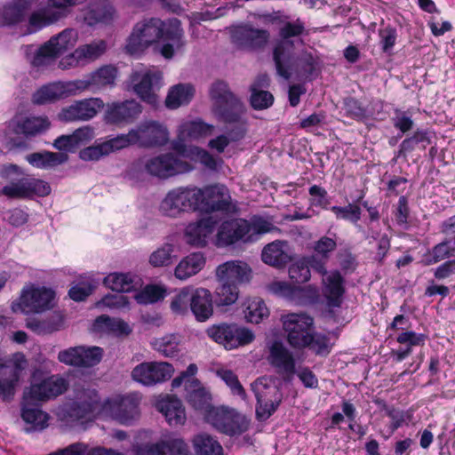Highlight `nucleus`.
Returning <instances> with one entry per match:
<instances>
[{
	"instance_id": "obj_1",
	"label": "nucleus",
	"mask_w": 455,
	"mask_h": 455,
	"mask_svg": "<svg viewBox=\"0 0 455 455\" xmlns=\"http://www.w3.org/2000/svg\"><path fill=\"white\" fill-rule=\"evenodd\" d=\"M305 32L304 22L297 19L295 21L284 22L279 28V38L273 49V60L277 74L288 80L292 75L298 78H311L316 76L320 70V61L313 52L304 50L295 54L298 46L304 41L300 36Z\"/></svg>"
},
{
	"instance_id": "obj_2",
	"label": "nucleus",
	"mask_w": 455,
	"mask_h": 455,
	"mask_svg": "<svg viewBox=\"0 0 455 455\" xmlns=\"http://www.w3.org/2000/svg\"><path fill=\"white\" fill-rule=\"evenodd\" d=\"M214 126L201 120L186 122L180 126L179 135L172 143V148L180 156L199 162L211 171H217L222 164L220 158H215L208 151L196 146L187 145V140H197L212 134Z\"/></svg>"
},
{
	"instance_id": "obj_3",
	"label": "nucleus",
	"mask_w": 455,
	"mask_h": 455,
	"mask_svg": "<svg viewBox=\"0 0 455 455\" xmlns=\"http://www.w3.org/2000/svg\"><path fill=\"white\" fill-rule=\"evenodd\" d=\"M77 33L66 28L52 36L39 48L33 51L32 45L26 46V55L30 64L36 68H44L55 61L60 56L72 49L77 41Z\"/></svg>"
},
{
	"instance_id": "obj_4",
	"label": "nucleus",
	"mask_w": 455,
	"mask_h": 455,
	"mask_svg": "<svg viewBox=\"0 0 455 455\" xmlns=\"http://www.w3.org/2000/svg\"><path fill=\"white\" fill-rule=\"evenodd\" d=\"M201 188L194 185L181 186L167 192L159 210L164 216L180 217L183 213L196 212L200 207Z\"/></svg>"
},
{
	"instance_id": "obj_5",
	"label": "nucleus",
	"mask_w": 455,
	"mask_h": 455,
	"mask_svg": "<svg viewBox=\"0 0 455 455\" xmlns=\"http://www.w3.org/2000/svg\"><path fill=\"white\" fill-rule=\"evenodd\" d=\"M122 147L138 145L141 148L164 146L169 140V132L165 125L158 121L145 120L126 134L118 135Z\"/></svg>"
},
{
	"instance_id": "obj_6",
	"label": "nucleus",
	"mask_w": 455,
	"mask_h": 455,
	"mask_svg": "<svg viewBox=\"0 0 455 455\" xmlns=\"http://www.w3.org/2000/svg\"><path fill=\"white\" fill-rule=\"evenodd\" d=\"M212 100V111L218 119L223 123L239 120L243 113V106L240 100L230 91L223 81L213 83L210 89Z\"/></svg>"
},
{
	"instance_id": "obj_7",
	"label": "nucleus",
	"mask_w": 455,
	"mask_h": 455,
	"mask_svg": "<svg viewBox=\"0 0 455 455\" xmlns=\"http://www.w3.org/2000/svg\"><path fill=\"white\" fill-rule=\"evenodd\" d=\"M196 371V365L194 363L189 364L186 371L172 379V387L176 388L184 385L188 403L195 410L203 411L206 415L207 411L213 407L211 404L212 395L202 387L200 381L194 378Z\"/></svg>"
},
{
	"instance_id": "obj_8",
	"label": "nucleus",
	"mask_w": 455,
	"mask_h": 455,
	"mask_svg": "<svg viewBox=\"0 0 455 455\" xmlns=\"http://www.w3.org/2000/svg\"><path fill=\"white\" fill-rule=\"evenodd\" d=\"M180 157V156H174L172 153L160 154L140 159L139 164L151 176L168 179L193 170V166L189 163L181 160Z\"/></svg>"
},
{
	"instance_id": "obj_9",
	"label": "nucleus",
	"mask_w": 455,
	"mask_h": 455,
	"mask_svg": "<svg viewBox=\"0 0 455 455\" xmlns=\"http://www.w3.org/2000/svg\"><path fill=\"white\" fill-rule=\"evenodd\" d=\"M205 419L216 430L230 436L241 435L249 427V421L243 415L224 405L211 408Z\"/></svg>"
},
{
	"instance_id": "obj_10",
	"label": "nucleus",
	"mask_w": 455,
	"mask_h": 455,
	"mask_svg": "<svg viewBox=\"0 0 455 455\" xmlns=\"http://www.w3.org/2000/svg\"><path fill=\"white\" fill-rule=\"evenodd\" d=\"M257 399L256 415L259 419H267L278 408L283 394L270 377H261L251 384Z\"/></svg>"
},
{
	"instance_id": "obj_11",
	"label": "nucleus",
	"mask_w": 455,
	"mask_h": 455,
	"mask_svg": "<svg viewBox=\"0 0 455 455\" xmlns=\"http://www.w3.org/2000/svg\"><path fill=\"white\" fill-rule=\"evenodd\" d=\"M206 333L216 343L228 350L246 346L254 340L253 332L237 323L213 324L207 328Z\"/></svg>"
},
{
	"instance_id": "obj_12",
	"label": "nucleus",
	"mask_w": 455,
	"mask_h": 455,
	"mask_svg": "<svg viewBox=\"0 0 455 455\" xmlns=\"http://www.w3.org/2000/svg\"><path fill=\"white\" fill-rule=\"evenodd\" d=\"M164 23L161 20L151 18L137 22L126 43V51L130 54L142 52L150 44L160 39Z\"/></svg>"
},
{
	"instance_id": "obj_13",
	"label": "nucleus",
	"mask_w": 455,
	"mask_h": 455,
	"mask_svg": "<svg viewBox=\"0 0 455 455\" xmlns=\"http://www.w3.org/2000/svg\"><path fill=\"white\" fill-rule=\"evenodd\" d=\"M281 322L289 345L296 349L306 347L311 340L309 335L314 324L313 318L304 313H291L282 315Z\"/></svg>"
},
{
	"instance_id": "obj_14",
	"label": "nucleus",
	"mask_w": 455,
	"mask_h": 455,
	"mask_svg": "<svg viewBox=\"0 0 455 455\" xmlns=\"http://www.w3.org/2000/svg\"><path fill=\"white\" fill-rule=\"evenodd\" d=\"M54 292L51 289L39 287H24L20 300L13 302L12 308L14 312L25 314L40 313L52 307Z\"/></svg>"
},
{
	"instance_id": "obj_15",
	"label": "nucleus",
	"mask_w": 455,
	"mask_h": 455,
	"mask_svg": "<svg viewBox=\"0 0 455 455\" xmlns=\"http://www.w3.org/2000/svg\"><path fill=\"white\" fill-rule=\"evenodd\" d=\"M27 361L22 354H15L6 363L0 364V398L4 402L13 399L15 389Z\"/></svg>"
},
{
	"instance_id": "obj_16",
	"label": "nucleus",
	"mask_w": 455,
	"mask_h": 455,
	"mask_svg": "<svg viewBox=\"0 0 455 455\" xmlns=\"http://www.w3.org/2000/svg\"><path fill=\"white\" fill-rule=\"evenodd\" d=\"M78 0H48V8L34 12L28 20V33H34L68 15V8Z\"/></svg>"
},
{
	"instance_id": "obj_17",
	"label": "nucleus",
	"mask_w": 455,
	"mask_h": 455,
	"mask_svg": "<svg viewBox=\"0 0 455 455\" xmlns=\"http://www.w3.org/2000/svg\"><path fill=\"white\" fill-rule=\"evenodd\" d=\"M200 206L206 212H233L236 210L228 188L222 184L208 185L201 188Z\"/></svg>"
},
{
	"instance_id": "obj_18",
	"label": "nucleus",
	"mask_w": 455,
	"mask_h": 455,
	"mask_svg": "<svg viewBox=\"0 0 455 455\" xmlns=\"http://www.w3.org/2000/svg\"><path fill=\"white\" fill-rule=\"evenodd\" d=\"M173 372L174 368L169 363L145 362L133 368L132 377L136 382L151 387L170 379Z\"/></svg>"
},
{
	"instance_id": "obj_19",
	"label": "nucleus",
	"mask_w": 455,
	"mask_h": 455,
	"mask_svg": "<svg viewBox=\"0 0 455 455\" xmlns=\"http://www.w3.org/2000/svg\"><path fill=\"white\" fill-rule=\"evenodd\" d=\"M230 36L232 42L241 48L259 50L267 45L270 34L267 29L255 28L250 23H241L230 28Z\"/></svg>"
},
{
	"instance_id": "obj_20",
	"label": "nucleus",
	"mask_w": 455,
	"mask_h": 455,
	"mask_svg": "<svg viewBox=\"0 0 455 455\" xmlns=\"http://www.w3.org/2000/svg\"><path fill=\"white\" fill-rule=\"evenodd\" d=\"M269 364L282 379L290 382L296 373L295 359L292 353L280 341H274L267 356Z\"/></svg>"
},
{
	"instance_id": "obj_21",
	"label": "nucleus",
	"mask_w": 455,
	"mask_h": 455,
	"mask_svg": "<svg viewBox=\"0 0 455 455\" xmlns=\"http://www.w3.org/2000/svg\"><path fill=\"white\" fill-rule=\"evenodd\" d=\"M103 107L104 103L100 98L77 100L62 108L59 118L64 122L88 121L93 118Z\"/></svg>"
},
{
	"instance_id": "obj_22",
	"label": "nucleus",
	"mask_w": 455,
	"mask_h": 455,
	"mask_svg": "<svg viewBox=\"0 0 455 455\" xmlns=\"http://www.w3.org/2000/svg\"><path fill=\"white\" fill-rule=\"evenodd\" d=\"M238 242H250L249 220L244 219H231L223 221L217 232L219 246H228Z\"/></svg>"
},
{
	"instance_id": "obj_23",
	"label": "nucleus",
	"mask_w": 455,
	"mask_h": 455,
	"mask_svg": "<svg viewBox=\"0 0 455 455\" xmlns=\"http://www.w3.org/2000/svg\"><path fill=\"white\" fill-rule=\"evenodd\" d=\"M75 82H53L43 85L33 93L32 102L36 105L53 103L77 92Z\"/></svg>"
},
{
	"instance_id": "obj_24",
	"label": "nucleus",
	"mask_w": 455,
	"mask_h": 455,
	"mask_svg": "<svg viewBox=\"0 0 455 455\" xmlns=\"http://www.w3.org/2000/svg\"><path fill=\"white\" fill-rule=\"evenodd\" d=\"M67 387L68 383L64 378L52 375L39 382L31 383L28 387L25 388L24 393L43 403L61 395L67 390Z\"/></svg>"
},
{
	"instance_id": "obj_25",
	"label": "nucleus",
	"mask_w": 455,
	"mask_h": 455,
	"mask_svg": "<svg viewBox=\"0 0 455 455\" xmlns=\"http://www.w3.org/2000/svg\"><path fill=\"white\" fill-rule=\"evenodd\" d=\"M141 111V106L134 100L112 102L107 105L105 119L112 124H128L133 123Z\"/></svg>"
},
{
	"instance_id": "obj_26",
	"label": "nucleus",
	"mask_w": 455,
	"mask_h": 455,
	"mask_svg": "<svg viewBox=\"0 0 455 455\" xmlns=\"http://www.w3.org/2000/svg\"><path fill=\"white\" fill-rule=\"evenodd\" d=\"M160 38L159 52L165 59H172L175 52L182 51L186 45L184 31L177 19L170 20L166 28H163Z\"/></svg>"
},
{
	"instance_id": "obj_27",
	"label": "nucleus",
	"mask_w": 455,
	"mask_h": 455,
	"mask_svg": "<svg viewBox=\"0 0 455 455\" xmlns=\"http://www.w3.org/2000/svg\"><path fill=\"white\" fill-rule=\"evenodd\" d=\"M41 402L34 399L32 396L23 392L21 402V418L28 425L27 432L41 431L48 424L49 416L40 408Z\"/></svg>"
},
{
	"instance_id": "obj_28",
	"label": "nucleus",
	"mask_w": 455,
	"mask_h": 455,
	"mask_svg": "<svg viewBox=\"0 0 455 455\" xmlns=\"http://www.w3.org/2000/svg\"><path fill=\"white\" fill-rule=\"evenodd\" d=\"M322 294L329 307H339L346 291L345 278L339 270H331L322 277Z\"/></svg>"
},
{
	"instance_id": "obj_29",
	"label": "nucleus",
	"mask_w": 455,
	"mask_h": 455,
	"mask_svg": "<svg viewBox=\"0 0 455 455\" xmlns=\"http://www.w3.org/2000/svg\"><path fill=\"white\" fill-rule=\"evenodd\" d=\"M216 277L218 282H225L238 286L251 280V269L244 261L230 260L218 266Z\"/></svg>"
},
{
	"instance_id": "obj_30",
	"label": "nucleus",
	"mask_w": 455,
	"mask_h": 455,
	"mask_svg": "<svg viewBox=\"0 0 455 455\" xmlns=\"http://www.w3.org/2000/svg\"><path fill=\"white\" fill-rule=\"evenodd\" d=\"M107 50V44L104 40H95L90 44L79 46L68 58L60 61V66H76L93 61L100 58Z\"/></svg>"
},
{
	"instance_id": "obj_31",
	"label": "nucleus",
	"mask_w": 455,
	"mask_h": 455,
	"mask_svg": "<svg viewBox=\"0 0 455 455\" xmlns=\"http://www.w3.org/2000/svg\"><path fill=\"white\" fill-rule=\"evenodd\" d=\"M160 79V75L140 68L131 75V84L136 94L144 101L155 104L157 100L153 92V83Z\"/></svg>"
},
{
	"instance_id": "obj_32",
	"label": "nucleus",
	"mask_w": 455,
	"mask_h": 455,
	"mask_svg": "<svg viewBox=\"0 0 455 455\" xmlns=\"http://www.w3.org/2000/svg\"><path fill=\"white\" fill-rule=\"evenodd\" d=\"M116 76L117 70L115 67L103 66L85 78L76 81L77 91L92 90L95 92L108 85L112 86L115 84Z\"/></svg>"
},
{
	"instance_id": "obj_33",
	"label": "nucleus",
	"mask_w": 455,
	"mask_h": 455,
	"mask_svg": "<svg viewBox=\"0 0 455 455\" xmlns=\"http://www.w3.org/2000/svg\"><path fill=\"white\" fill-rule=\"evenodd\" d=\"M139 403L136 395H128L112 403L111 414L120 423L130 424L139 416Z\"/></svg>"
},
{
	"instance_id": "obj_34",
	"label": "nucleus",
	"mask_w": 455,
	"mask_h": 455,
	"mask_svg": "<svg viewBox=\"0 0 455 455\" xmlns=\"http://www.w3.org/2000/svg\"><path fill=\"white\" fill-rule=\"evenodd\" d=\"M139 455H189L188 444L179 438L162 440L140 448Z\"/></svg>"
},
{
	"instance_id": "obj_35",
	"label": "nucleus",
	"mask_w": 455,
	"mask_h": 455,
	"mask_svg": "<svg viewBox=\"0 0 455 455\" xmlns=\"http://www.w3.org/2000/svg\"><path fill=\"white\" fill-rule=\"evenodd\" d=\"M13 130L17 134L25 137H34L44 132L50 127V121L46 116H21L12 119Z\"/></svg>"
},
{
	"instance_id": "obj_36",
	"label": "nucleus",
	"mask_w": 455,
	"mask_h": 455,
	"mask_svg": "<svg viewBox=\"0 0 455 455\" xmlns=\"http://www.w3.org/2000/svg\"><path fill=\"white\" fill-rule=\"evenodd\" d=\"M262 260L275 267H284L291 260L289 244L285 241L276 240L267 244L261 253Z\"/></svg>"
},
{
	"instance_id": "obj_37",
	"label": "nucleus",
	"mask_w": 455,
	"mask_h": 455,
	"mask_svg": "<svg viewBox=\"0 0 455 455\" xmlns=\"http://www.w3.org/2000/svg\"><path fill=\"white\" fill-rule=\"evenodd\" d=\"M215 226L216 220L212 217L204 218L188 224L185 230L187 242L195 246H204L207 237L213 232Z\"/></svg>"
},
{
	"instance_id": "obj_38",
	"label": "nucleus",
	"mask_w": 455,
	"mask_h": 455,
	"mask_svg": "<svg viewBox=\"0 0 455 455\" xmlns=\"http://www.w3.org/2000/svg\"><path fill=\"white\" fill-rule=\"evenodd\" d=\"M92 411V402L82 399L65 403L59 408V418L68 424H73L79 419H86Z\"/></svg>"
},
{
	"instance_id": "obj_39",
	"label": "nucleus",
	"mask_w": 455,
	"mask_h": 455,
	"mask_svg": "<svg viewBox=\"0 0 455 455\" xmlns=\"http://www.w3.org/2000/svg\"><path fill=\"white\" fill-rule=\"evenodd\" d=\"M156 407L171 426H181L187 419L185 408L181 401L175 396L167 395L159 400Z\"/></svg>"
},
{
	"instance_id": "obj_40",
	"label": "nucleus",
	"mask_w": 455,
	"mask_h": 455,
	"mask_svg": "<svg viewBox=\"0 0 455 455\" xmlns=\"http://www.w3.org/2000/svg\"><path fill=\"white\" fill-rule=\"evenodd\" d=\"M93 137V131L89 126L76 129L72 134L58 137L53 147L60 151L74 152L77 148L88 143Z\"/></svg>"
},
{
	"instance_id": "obj_41",
	"label": "nucleus",
	"mask_w": 455,
	"mask_h": 455,
	"mask_svg": "<svg viewBox=\"0 0 455 455\" xmlns=\"http://www.w3.org/2000/svg\"><path fill=\"white\" fill-rule=\"evenodd\" d=\"M189 309L197 321H206L213 312L211 292L204 288H192Z\"/></svg>"
},
{
	"instance_id": "obj_42",
	"label": "nucleus",
	"mask_w": 455,
	"mask_h": 455,
	"mask_svg": "<svg viewBox=\"0 0 455 455\" xmlns=\"http://www.w3.org/2000/svg\"><path fill=\"white\" fill-rule=\"evenodd\" d=\"M25 159L35 168L47 170L64 164L68 156L64 152L40 151L28 154Z\"/></svg>"
},
{
	"instance_id": "obj_43",
	"label": "nucleus",
	"mask_w": 455,
	"mask_h": 455,
	"mask_svg": "<svg viewBox=\"0 0 455 455\" xmlns=\"http://www.w3.org/2000/svg\"><path fill=\"white\" fill-rule=\"evenodd\" d=\"M205 265V258L201 252H193L183 258L174 269V275L180 280H187L196 275Z\"/></svg>"
},
{
	"instance_id": "obj_44",
	"label": "nucleus",
	"mask_w": 455,
	"mask_h": 455,
	"mask_svg": "<svg viewBox=\"0 0 455 455\" xmlns=\"http://www.w3.org/2000/svg\"><path fill=\"white\" fill-rule=\"evenodd\" d=\"M122 144L117 135L107 141H104L96 146L88 147L80 151L79 156L84 161H97L104 156H108L110 153L122 149Z\"/></svg>"
},
{
	"instance_id": "obj_45",
	"label": "nucleus",
	"mask_w": 455,
	"mask_h": 455,
	"mask_svg": "<svg viewBox=\"0 0 455 455\" xmlns=\"http://www.w3.org/2000/svg\"><path fill=\"white\" fill-rule=\"evenodd\" d=\"M107 287L116 292H129L140 285V278L130 273H112L104 278Z\"/></svg>"
},
{
	"instance_id": "obj_46",
	"label": "nucleus",
	"mask_w": 455,
	"mask_h": 455,
	"mask_svg": "<svg viewBox=\"0 0 455 455\" xmlns=\"http://www.w3.org/2000/svg\"><path fill=\"white\" fill-rule=\"evenodd\" d=\"M195 94L194 87L189 84H180L172 87L165 100V105L170 109H176L188 104Z\"/></svg>"
},
{
	"instance_id": "obj_47",
	"label": "nucleus",
	"mask_w": 455,
	"mask_h": 455,
	"mask_svg": "<svg viewBox=\"0 0 455 455\" xmlns=\"http://www.w3.org/2000/svg\"><path fill=\"white\" fill-rule=\"evenodd\" d=\"M28 0H19L4 7L1 13V22L4 26H13L23 21L29 10Z\"/></svg>"
},
{
	"instance_id": "obj_48",
	"label": "nucleus",
	"mask_w": 455,
	"mask_h": 455,
	"mask_svg": "<svg viewBox=\"0 0 455 455\" xmlns=\"http://www.w3.org/2000/svg\"><path fill=\"white\" fill-rule=\"evenodd\" d=\"M92 331L99 333L129 334L131 328L121 319L102 315L95 319Z\"/></svg>"
},
{
	"instance_id": "obj_49",
	"label": "nucleus",
	"mask_w": 455,
	"mask_h": 455,
	"mask_svg": "<svg viewBox=\"0 0 455 455\" xmlns=\"http://www.w3.org/2000/svg\"><path fill=\"white\" fill-rule=\"evenodd\" d=\"M182 337L178 333L166 334L152 341V347L165 357L178 355L180 351Z\"/></svg>"
},
{
	"instance_id": "obj_50",
	"label": "nucleus",
	"mask_w": 455,
	"mask_h": 455,
	"mask_svg": "<svg viewBox=\"0 0 455 455\" xmlns=\"http://www.w3.org/2000/svg\"><path fill=\"white\" fill-rule=\"evenodd\" d=\"M193 445L196 455H222V446L208 434L196 435Z\"/></svg>"
},
{
	"instance_id": "obj_51",
	"label": "nucleus",
	"mask_w": 455,
	"mask_h": 455,
	"mask_svg": "<svg viewBox=\"0 0 455 455\" xmlns=\"http://www.w3.org/2000/svg\"><path fill=\"white\" fill-rule=\"evenodd\" d=\"M244 307L245 319L252 323H259L269 315L268 308L260 298L248 299Z\"/></svg>"
},
{
	"instance_id": "obj_52",
	"label": "nucleus",
	"mask_w": 455,
	"mask_h": 455,
	"mask_svg": "<svg viewBox=\"0 0 455 455\" xmlns=\"http://www.w3.org/2000/svg\"><path fill=\"white\" fill-rule=\"evenodd\" d=\"M177 259L174 254V245L169 243L155 250L149 256V264L154 267H168Z\"/></svg>"
},
{
	"instance_id": "obj_53",
	"label": "nucleus",
	"mask_w": 455,
	"mask_h": 455,
	"mask_svg": "<svg viewBox=\"0 0 455 455\" xmlns=\"http://www.w3.org/2000/svg\"><path fill=\"white\" fill-rule=\"evenodd\" d=\"M219 283L215 291L216 302L221 306L234 304L239 296L238 286L225 282H219Z\"/></svg>"
},
{
	"instance_id": "obj_54",
	"label": "nucleus",
	"mask_w": 455,
	"mask_h": 455,
	"mask_svg": "<svg viewBox=\"0 0 455 455\" xmlns=\"http://www.w3.org/2000/svg\"><path fill=\"white\" fill-rule=\"evenodd\" d=\"M191 286L182 288L176 295L173 296L170 307L174 314L186 315L190 307V300L192 294Z\"/></svg>"
},
{
	"instance_id": "obj_55",
	"label": "nucleus",
	"mask_w": 455,
	"mask_h": 455,
	"mask_svg": "<svg viewBox=\"0 0 455 455\" xmlns=\"http://www.w3.org/2000/svg\"><path fill=\"white\" fill-rule=\"evenodd\" d=\"M455 247L451 244V240L444 241L435 244L429 251L428 257L426 259L427 265L436 264L453 255Z\"/></svg>"
},
{
	"instance_id": "obj_56",
	"label": "nucleus",
	"mask_w": 455,
	"mask_h": 455,
	"mask_svg": "<svg viewBox=\"0 0 455 455\" xmlns=\"http://www.w3.org/2000/svg\"><path fill=\"white\" fill-rule=\"evenodd\" d=\"M331 211L335 214L338 220H344L350 221L356 225L358 229L361 230L362 227L357 225L361 219L362 211L359 205L354 204H348L346 206H332Z\"/></svg>"
},
{
	"instance_id": "obj_57",
	"label": "nucleus",
	"mask_w": 455,
	"mask_h": 455,
	"mask_svg": "<svg viewBox=\"0 0 455 455\" xmlns=\"http://www.w3.org/2000/svg\"><path fill=\"white\" fill-rule=\"evenodd\" d=\"M103 349L97 346H79L80 367H92L103 357Z\"/></svg>"
},
{
	"instance_id": "obj_58",
	"label": "nucleus",
	"mask_w": 455,
	"mask_h": 455,
	"mask_svg": "<svg viewBox=\"0 0 455 455\" xmlns=\"http://www.w3.org/2000/svg\"><path fill=\"white\" fill-rule=\"evenodd\" d=\"M166 291L158 285H148L141 291L135 294L134 298L140 304H150L157 302L164 298Z\"/></svg>"
},
{
	"instance_id": "obj_59",
	"label": "nucleus",
	"mask_w": 455,
	"mask_h": 455,
	"mask_svg": "<svg viewBox=\"0 0 455 455\" xmlns=\"http://www.w3.org/2000/svg\"><path fill=\"white\" fill-rule=\"evenodd\" d=\"M217 375L227 384L231 389L233 395H236L245 399L246 393L242 384L238 380L237 376L230 370H219Z\"/></svg>"
},
{
	"instance_id": "obj_60",
	"label": "nucleus",
	"mask_w": 455,
	"mask_h": 455,
	"mask_svg": "<svg viewBox=\"0 0 455 455\" xmlns=\"http://www.w3.org/2000/svg\"><path fill=\"white\" fill-rule=\"evenodd\" d=\"M289 277L297 283H303L309 281L311 277L308 264L304 259L291 264L289 267Z\"/></svg>"
},
{
	"instance_id": "obj_61",
	"label": "nucleus",
	"mask_w": 455,
	"mask_h": 455,
	"mask_svg": "<svg viewBox=\"0 0 455 455\" xmlns=\"http://www.w3.org/2000/svg\"><path fill=\"white\" fill-rule=\"evenodd\" d=\"M269 292L285 298L291 301H295L296 286L291 285L285 281H273L267 285Z\"/></svg>"
},
{
	"instance_id": "obj_62",
	"label": "nucleus",
	"mask_w": 455,
	"mask_h": 455,
	"mask_svg": "<svg viewBox=\"0 0 455 455\" xmlns=\"http://www.w3.org/2000/svg\"><path fill=\"white\" fill-rule=\"evenodd\" d=\"M319 299V291L316 286H296L295 301L299 304H315Z\"/></svg>"
},
{
	"instance_id": "obj_63",
	"label": "nucleus",
	"mask_w": 455,
	"mask_h": 455,
	"mask_svg": "<svg viewBox=\"0 0 455 455\" xmlns=\"http://www.w3.org/2000/svg\"><path fill=\"white\" fill-rule=\"evenodd\" d=\"M90 12L97 21L107 22L112 19L114 8L109 3L103 1L93 4L91 6Z\"/></svg>"
},
{
	"instance_id": "obj_64",
	"label": "nucleus",
	"mask_w": 455,
	"mask_h": 455,
	"mask_svg": "<svg viewBox=\"0 0 455 455\" xmlns=\"http://www.w3.org/2000/svg\"><path fill=\"white\" fill-rule=\"evenodd\" d=\"M25 181L28 197L33 195L38 196H45L51 193L50 185L42 180L35 178H25Z\"/></svg>"
}]
</instances>
